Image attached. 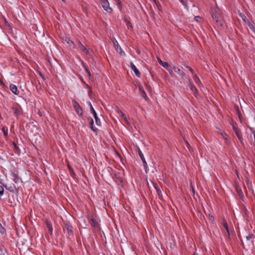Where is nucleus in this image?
Instances as JSON below:
<instances>
[{
	"mask_svg": "<svg viewBox=\"0 0 255 255\" xmlns=\"http://www.w3.org/2000/svg\"><path fill=\"white\" fill-rule=\"evenodd\" d=\"M4 193V186H2L0 185V197L3 196Z\"/></svg>",
	"mask_w": 255,
	"mask_h": 255,
	"instance_id": "nucleus-30",
	"label": "nucleus"
},
{
	"mask_svg": "<svg viewBox=\"0 0 255 255\" xmlns=\"http://www.w3.org/2000/svg\"><path fill=\"white\" fill-rule=\"evenodd\" d=\"M5 232V230L4 228L2 226L1 224L0 223V233L1 234L4 233Z\"/></svg>",
	"mask_w": 255,
	"mask_h": 255,
	"instance_id": "nucleus-33",
	"label": "nucleus"
},
{
	"mask_svg": "<svg viewBox=\"0 0 255 255\" xmlns=\"http://www.w3.org/2000/svg\"><path fill=\"white\" fill-rule=\"evenodd\" d=\"M153 185L154 188H155V189L156 191L157 194H158V196L159 197H161L162 196V192H161L158 184L156 183L153 182Z\"/></svg>",
	"mask_w": 255,
	"mask_h": 255,
	"instance_id": "nucleus-13",
	"label": "nucleus"
},
{
	"mask_svg": "<svg viewBox=\"0 0 255 255\" xmlns=\"http://www.w3.org/2000/svg\"><path fill=\"white\" fill-rule=\"evenodd\" d=\"M12 176L13 177V181L16 183H18L19 181V177L17 175V174L15 173H13L12 174Z\"/></svg>",
	"mask_w": 255,
	"mask_h": 255,
	"instance_id": "nucleus-21",
	"label": "nucleus"
},
{
	"mask_svg": "<svg viewBox=\"0 0 255 255\" xmlns=\"http://www.w3.org/2000/svg\"><path fill=\"white\" fill-rule=\"evenodd\" d=\"M113 42L116 51L117 52H119L120 50L121 51L122 48L120 47V45L119 44L118 41L115 39H114Z\"/></svg>",
	"mask_w": 255,
	"mask_h": 255,
	"instance_id": "nucleus-15",
	"label": "nucleus"
},
{
	"mask_svg": "<svg viewBox=\"0 0 255 255\" xmlns=\"http://www.w3.org/2000/svg\"><path fill=\"white\" fill-rule=\"evenodd\" d=\"M208 218H209V220L211 222H213L214 221V218L213 216H212V215H210V214L208 215Z\"/></svg>",
	"mask_w": 255,
	"mask_h": 255,
	"instance_id": "nucleus-34",
	"label": "nucleus"
},
{
	"mask_svg": "<svg viewBox=\"0 0 255 255\" xmlns=\"http://www.w3.org/2000/svg\"><path fill=\"white\" fill-rule=\"evenodd\" d=\"M213 18L216 21L217 25L222 26L223 21L220 19L219 15L217 12H213L212 14Z\"/></svg>",
	"mask_w": 255,
	"mask_h": 255,
	"instance_id": "nucleus-6",
	"label": "nucleus"
},
{
	"mask_svg": "<svg viewBox=\"0 0 255 255\" xmlns=\"http://www.w3.org/2000/svg\"><path fill=\"white\" fill-rule=\"evenodd\" d=\"M65 41L68 43L69 44V45L70 46H72V45L74 47L75 46V44L74 43V42L71 40L68 37H66L65 38Z\"/></svg>",
	"mask_w": 255,
	"mask_h": 255,
	"instance_id": "nucleus-23",
	"label": "nucleus"
},
{
	"mask_svg": "<svg viewBox=\"0 0 255 255\" xmlns=\"http://www.w3.org/2000/svg\"><path fill=\"white\" fill-rule=\"evenodd\" d=\"M85 69L86 72L87 73V74L90 76L91 73H90V72L89 70V69L86 67H85Z\"/></svg>",
	"mask_w": 255,
	"mask_h": 255,
	"instance_id": "nucleus-35",
	"label": "nucleus"
},
{
	"mask_svg": "<svg viewBox=\"0 0 255 255\" xmlns=\"http://www.w3.org/2000/svg\"><path fill=\"white\" fill-rule=\"evenodd\" d=\"M72 104L77 115L81 117L83 115V111L79 103L75 100H72Z\"/></svg>",
	"mask_w": 255,
	"mask_h": 255,
	"instance_id": "nucleus-2",
	"label": "nucleus"
},
{
	"mask_svg": "<svg viewBox=\"0 0 255 255\" xmlns=\"http://www.w3.org/2000/svg\"><path fill=\"white\" fill-rule=\"evenodd\" d=\"M100 2L107 12L109 13L113 12V8L110 6V3L108 0H100Z\"/></svg>",
	"mask_w": 255,
	"mask_h": 255,
	"instance_id": "nucleus-1",
	"label": "nucleus"
},
{
	"mask_svg": "<svg viewBox=\"0 0 255 255\" xmlns=\"http://www.w3.org/2000/svg\"><path fill=\"white\" fill-rule=\"evenodd\" d=\"M78 45H79V47L81 51H82L84 53H85L86 54H89V52L88 49L87 48V47L85 46H84L83 44V43L81 41H78Z\"/></svg>",
	"mask_w": 255,
	"mask_h": 255,
	"instance_id": "nucleus-7",
	"label": "nucleus"
},
{
	"mask_svg": "<svg viewBox=\"0 0 255 255\" xmlns=\"http://www.w3.org/2000/svg\"><path fill=\"white\" fill-rule=\"evenodd\" d=\"M223 136L224 137V138L225 139H227V135L225 133V135L223 134Z\"/></svg>",
	"mask_w": 255,
	"mask_h": 255,
	"instance_id": "nucleus-37",
	"label": "nucleus"
},
{
	"mask_svg": "<svg viewBox=\"0 0 255 255\" xmlns=\"http://www.w3.org/2000/svg\"><path fill=\"white\" fill-rule=\"evenodd\" d=\"M10 90L15 95H18L19 94V91H18L17 87L13 84L10 85Z\"/></svg>",
	"mask_w": 255,
	"mask_h": 255,
	"instance_id": "nucleus-11",
	"label": "nucleus"
},
{
	"mask_svg": "<svg viewBox=\"0 0 255 255\" xmlns=\"http://www.w3.org/2000/svg\"><path fill=\"white\" fill-rule=\"evenodd\" d=\"M234 131H235L237 136L239 138V139L241 141H242L243 137H242L241 131L239 129H238L237 128H236L235 127H234Z\"/></svg>",
	"mask_w": 255,
	"mask_h": 255,
	"instance_id": "nucleus-9",
	"label": "nucleus"
},
{
	"mask_svg": "<svg viewBox=\"0 0 255 255\" xmlns=\"http://www.w3.org/2000/svg\"><path fill=\"white\" fill-rule=\"evenodd\" d=\"M40 76H41L43 79H44V76H43L42 74H40Z\"/></svg>",
	"mask_w": 255,
	"mask_h": 255,
	"instance_id": "nucleus-38",
	"label": "nucleus"
},
{
	"mask_svg": "<svg viewBox=\"0 0 255 255\" xmlns=\"http://www.w3.org/2000/svg\"><path fill=\"white\" fill-rule=\"evenodd\" d=\"M184 141H185V145L187 146V147L188 148V149L190 151H191L192 149V148H191V146H190V145L189 144V143H188V142L186 140H185Z\"/></svg>",
	"mask_w": 255,
	"mask_h": 255,
	"instance_id": "nucleus-32",
	"label": "nucleus"
},
{
	"mask_svg": "<svg viewBox=\"0 0 255 255\" xmlns=\"http://www.w3.org/2000/svg\"><path fill=\"white\" fill-rule=\"evenodd\" d=\"M159 63L164 68H167L169 66V64L166 62H163L161 59H158Z\"/></svg>",
	"mask_w": 255,
	"mask_h": 255,
	"instance_id": "nucleus-20",
	"label": "nucleus"
},
{
	"mask_svg": "<svg viewBox=\"0 0 255 255\" xmlns=\"http://www.w3.org/2000/svg\"><path fill=\"white\" fill-rule=\"evenodd\" d=\"M72 227L70 224L66 222L65 223V229H66L69 235H72Z\"/></svg>",
	"mask_w": 255,
	"mask_h": 255,
	"instance_id": "nucleus-10",
	"label": "nucleus"
},
{
	"mask_svg": "<svg viewBox=\"0 0 255 255\" xmlns=\"http://www.w3.org/2000/svg\"><path fill=\"white\" fill-rule=\"evenodd\" d=\"M2 120V118L1 117V114H0V121Z\"/></svg>",
	"mask_w": 255,
	"mask_h": 255,
	"instance_id": "nucleus-39",
	"label": "nucleus"
},
{
	"mask_svg": "<svg viewBox=\"0 0 255 255\" xmlns=\"http://www.w3.org/2000/svg\"><path fill=\"white\" fill-rule=\"evenodd\" d=\"M88 120L89 122L90 128L93 131H96L97 128H95L94 127V121L93 119L90 117L88 119Z\"/></svg>",
	"mask_w": 255,
	"mask_h": 255,
	"instance_id": "nucleus-17",
	"label": "nucleus"
},
{
	"mask_svg": "<svg viewBox=\"0 0 255 255\" xmlns=\"http://www.w3.org/2000/svg\"><path fill=\"white\" fill-rule=\"evenodd\" d=\"M12 110L14 114L18 116L20 114V111L16 107H12Z\"/></svg>",
	"mask_w": 255,
	"mask_h": 255,
	"instance_id": "nucleus-22",
	"label": "nucleus"
},
{
	"mask_svg": "<svg viewBox=\"0 0 255 255\" xmlns=\"http://www.w3.org/2000/svg\"><path fill=\"white\" fill-rule=\"evenodd\" d=\"M117 113L121 116L123 120L126 122L128 123V120L125 116V115L118 108H117L116 110Z\"/></svg>",
	"mask_w": 255,
	"mask_h": 255,
	"instance_id": "nucleus-12",
	"label": "nucleus"
},
{
	"mask_svg": "<svg viewBox=\"0 0 255 255\" xmlns=\"http://www.w3.org/2000/svg\"><path fill=\"white\" fill-rule=\"evenodd\" d=\"M62 0V1H65V0Z\"/></svg>",
	"mask_w": 255,
	"mask_h": 255,
	"instance_id": "nucleus-42",
	"label": "nucleus"
},
{
	"mask_svg": "<svg viewBox=\"0 0 255 255\" xmlns=\"http://www.w3.org/2000/svg\"><path fill=\"white\" fill-rule=\"evenodd\" d=\"M0 255H4L2 252H0Z\"/></svg>",
	"mask_w": 255,
	"mask_h": 255,
	"instance_id": "nucleus-40",
	"label": "nucleus"
},
{
	"mask_svg": "<svg viewBox=\"0 0 255 255\" xmlns=\"http://www.w3.org/2000/svg\"><path fill=\"white\" fill-rule=\"evenodd\" d=\"M138 154H139V156H140L141 159L142 160L143 163H144V167L146 168L147 166V163L146 162L145 158L144 157V155H143V153L140 150H139V151H138Z\"/></svg>",
	"mask_w": 255,
	"mask_h": 255,
	"instance_id": "nucleus-14",
	"label": "nucleus"
},
{
	"mask_svg": "<svg viewBox=\"0 0 255 255\" xmlns=\"http://www.w3.org/2000/svg\"><path fill=\"white\" fill-rule=\"evenodd\" d=\"M241 17H242L243 20L246 23L248 24L249 23V20L247 18V17L244 14H241Z\"/></svg>",
	"mask_w": 255,
	"mask_h": 255,
	"instance_id": "nucleus-25",
	"label": "nucleus"
},
{
	"mask_svg": "<svg viewBox=\"0 0 255 255\" xmlns=\"http://www.w3.org/2000/svg\"><path fill=\"white\" fill-rule=\"evenodd\" d=\"M189 86L191 90L194 92L195 94H196L198 92L197 88L190 81H189Z\"/></svg>",
	"mask_w": 255,
	"mask_h": 255,
	"instance_id": "nucleus-18",
	"label": "nucleus"
},
{
	"mask_svg": "<svg viewBox=\"0 0 255 255\" xmlns=\"http://www.w3.org/2000/svg\"><path fill=\"white\" fill-rule=\"evenodd\" d=\"M179 0L180 1V2H181L185 6V7H186V9H188L187 2L186 0Z\"/></svg>",
	"mask_w": 255,
	"mask_h": 255,
	"instance_id": "nucleus-29",
	"label": "nucleus"
},
{
	"mask_svg": "<svg viewBox=\"0 0 255 255\" xmlns=\"http://www.w3.org/2000/svg\"><path fill=\"white\" fill-rule=\"evenodd\" d=\"M250 237H247V239H250Z\"/></svg>",
	"mask_w": 255,
	"mask_h": 255,
	"instance_id": "nucleus-41",
	"label": "nucleus"
},
{
	"mask_svg": "<svg viewBox=\"0 0 255 255\" xmlns=\"http://www.w3.org/2000/svg\"><path fill=\"white\" fill-rule=\"evenodd\" d=\"M46 225H47V227L49 230V231L50 232L51 234H52V230H53L52 225L48 222H47L46 223Z\"/></svg>",
	"mask_w": 255,
	"mask_h": 255,
	"instance_id": "nucleus-28",
	"label": "nucleus"
},
{
	"mask_svg": "<svg viewBox=\"0 0 255 255\" xmlns=\"http://www.w3.org/2000/svg\"><path fill=\"white\" fill-rule=\"evenodd\" d=\"M248 26L252 30L253 32L255 33V23L254 22H251L250 21L248 24Z\"/></svg>",
	"mask_w": 255,
	"mask_h": 255,
	"instance_id": "nucleus-19",
	"label": "nucleus"
},
{
	"mask_svg": "<svg viewBox=\"0 0 255 255\" xmlns=\"http://www.w3.org/2000/svg\"><path fill=\"white\" fill-rule=\"evenodd\" d=\"M187 68L189 69V70H190V71L193 74L194 73V70L191 68V67H187Z\"/></svg>",
	"mask_w": 255,
	"mask_h": 255,
	"instance_id": "nucleus-36",
	"label": "nucleus"
},
{
	"mask_svg": "<svg viewBox=\"0 0 255 255\" xmlns=\"http://www.w3.org/2000/svg\"><path fill=\"white\" fill-rule=\"evenodd\" d=\"M5 188L12 193H15L16 194H18L19 193L18 188H17L15 185L13 184L10 185H4Z\"/></svg>",
	"mask_w": 255,
	"mask_h": 255,
	"instance_id": "nucleus-5",
	"label": "nucleus"
},
{
	"mask_svg": "<svg viewBox=\"0 0 255 255\" xmlns=\"http://www.w3.org/2000/svg\"><path fill=\"white\" fill-rule=\"evenodd\" d=\"M124 20H125V22L126 23L127 26L128 27V28L129 27H132V24H131V22L128 20L126 17H124Z\"/></svg>",
	"mask_w": 255,
	"mask_h": 255,
	"instance_id": "nucleus-26",
	"label": "nucleus"
},
{
	"mask_svg": "<svg viewBox=\"0 0 255 255\" xmlns=\"http://www.w3.org/2000/svg\"><path fill=\"white\" fill-rule=\"evenodd\" d=\"M173 71L175 72V73H178L181 77L183 79H184V77L185 76V73L182 70H181L179 67H173V70H171L169 71V73L172 76H173Z\"/></svg>",
	"mask_w": 255,
	"mask_h": 255,
	"instance_id": "nucleus-4",
	"label": "nucleus"
},
{
	"mask_svg": "<svg viewBox=\"0 0 255 255\" xmlns=\"http://www.w3.org/2000/svg\"><path fill=\"white\" fill-rule=\"evenodd\" d=\"M194 80L196 84H199L200 83H201V81L199 78L197 76V75L195 76Z\"/></svg>",
	"mask_w": 255,
	"mask_h": 255,
	"instance_id": "nucleus-31",
	"label": "nucleus"
},
{
	"mask_svg": "<svg viewBox=\"0 0 255 255\" xmlns=\"http://www.w3.org/2000/svg\"><path fill=\"white\" fill-rule=\"evenodd\" d=\"M90 221L91 226L93 227L97 228L98 227V222L95 221L92 216L90 218Z\"/></svg>",
	"mask_w": 255,
	"mask_h": 255,
	"instance_id": "nucleus-16",
	"label": "nucleus"
},
{
	"mask_svg": "<svg viewBox=\"0 0 255 255\" xmlns=\"http://www.w3.org/2000/svg\"><path fill=\"white\" fill-rule=\"evenodd\" d=\"M89 106L90 107L91 113L93 115L94 119L95 120L96 124L97 126H100L101 124V121L98 117L97 113L92 106L91 102H89Z\"/></svg>",
	"mask_w": 255,
	"mask_h": 255,
	"instance_id": "nucleus-3",
	"label": "nucleus"
},
{
	"mask_svg": "<svg viewBox=\"0 0 255 255\" xmlns=\"http://www.w3.org/2000/svg\"><path fill=\"white\" fill-rule=\"evenodd\" d=\"M115 1L118 5V7L120 10H121L122 8V4L121 1L120 0H115Z\"/></svg>",
	"mask_w": 255,
	"mask_h": 255,
	"instance_id": "nucleus-27",
	"label": "nucleus"
},
{
	"mask_svg": "<svg viewBox=\"0 0 255 255\" xmlns=\"http://www.w3.org/2000/svg\"><path fill=\"white\" fill-rule=\"evenodd\" d=\"M130 66L131 69L133 71L134 73H135V75L139 78L140 77V73L136 67L134 65V64L132 62L130 63Z\"/></svg>",
	"mask_w": 255,
	"mask_h": 255,
	"instance_id": "nucleus-8",
	"label": "nucleus"
},
{
	"mask_svg": "<svg viewBox=\"0 0 255 255\" xmlns=\"http://www.w3.org/2000/svg\"><path fill=\"white\" fill-rule=\"evenodd\" d=\"M222 224H223V227L225 228V229L227 231V232L228 233H229V228H228V224H227V221L225 219H224L223 220Z\"/></svg>",
	"mask_w": 255,
	"mask_h": 255,
	"instance_id": "nucleus-24",
	"label": "nucleus"
}]
</instances>
